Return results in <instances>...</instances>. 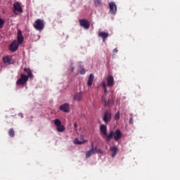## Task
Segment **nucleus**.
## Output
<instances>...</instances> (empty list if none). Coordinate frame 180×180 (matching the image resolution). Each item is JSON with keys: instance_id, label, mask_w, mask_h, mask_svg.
<instances>
[{"instance_id": "cd10ccee", "label": "nucleus", "mask_w": 180, "mask_h": 180, "mask_svg": "<svg viewBox=\"0 0 180 180\" xmlns=\"http://www.w3.org/2000/svg\"><path fill=\"white\" fill-rule=\"evenodd\" d=\"M87 85H88V86H91V75H89V79H88V82H87Z\"/></svg>"}, {"instance_id": "f257e3e1", "label": "nucleus", "mask_w": 180, "mask_h": 180, "mask_svg": "<svg viewBox=\"0 0 180 180\" xmlns=\"http://www.w3.org/2000/svg\"><path fill=\"white\" fill-rule=\"evenodd\" d=\"M24 71L27 72V75L23 73L20 74V78L16 82V84L18 86L25 85L29 81V78H33V74L30 68H25Z\"/></svg>"}, {"instance_id": "473e14b6", "label": "nucleus", "mask_w": 180, "mask_h": 180, "mask_svg": "<svg viewBox=\"0 0 180 180\" xmlns=\"http://www.w3.org/2000/svg\"><path fill=\"white\" fill-rule=\"evenodd\" d=\"M72 72H74V68H71Z\"/></svg>"}, {"instance_id": "6ab92c4d", "label": "nucleus", "mask_w": 180, "mask_h": 180, "mask_svg": "<svg viewBox=\"0 0 180 180\" xmlns=\"http://www.w3.org/2000/svg\"><path fill=\"white\" fill-rule=\"evenodd\" d=\"M110 150H111V152H112V158H114L115 156H116L117 152V146H112V148H110Z\"/></svg>"}, {"instance_id": "c85d7f7f", "label": "nucleus", "mask_w": 180, "mask_h": 180, "mask_svg": "<svg viewBox=\"0 0 180 180\" xmlns=\"http://www.w3.org/2000/svg\"><path fill=\"white\" fill-rule=\"evenodd\" d=\"M129 124H134V118H132V117H131V118L129 119Z\"/></svg>"}, {"instance_id": "bb28decb", "label": "nucleus", "mask_w": 180, "mask_h": 180, "mask_svg": "<svg viewBox=\"0 0 180 180\" xmlns=\"http://www.w3.org/2000/svg\"><path fill=\"white\" fill-rule=\"evenodd\" d=\"M89 157H91V150L86 153V158H89Z\"/></svg>"}, {"instance_id": "1a4fd4ad", "label": "nucleus", "mask_w": 180, "mask_h": 180, "mask_svg": "<svg viewBox=\"0 0 180 180\" xmlns=\"http://www.w3.org/2000/svg\"><path fill=\"white\" fill-rule=\"evenodd\" d=\"M109 8H110V14H116L117 11V8L114 2L109 3Z\"/></svg>"}, {"instance_id": "423d86ee", "label": "nucleus", "mask_w": 180, "mask_h": 180, "mask_svg": "<svg viewBox=\"0 0 180 180\" xmlns=\"http://www.w3.org/2000/svg\"><path fill=\"white\" fill-rule=\"evenodd\" d=\"M112 120V112L110 111H105L103 117V121L105 124H109Z\"/></svg>"}, {"instance_id": "7c9ffc66", "label": "nucleus", "mask_w": 180, "mask_h": 180, "mask_svg": "<svg viewBox=\"0 0 180 180\" xmlns=\"http://www.w3.org/2000/svg\"><path fill=\"white\" fill-rule=\"evenodd\" d=\"M94 75H92V73H91V86H92V83H93V82H94Z\"/></svg>"}, {"instance_id": "9b49d317", "label": "nucleus", "mask_w": 180, "mask_h": 180, "mask_svg": "<svg viewBox=\"0 0 180 180\" xmlns=\"http://www.w3.org/2000/svg\"><path fill=\"white\" fill-rule=\"evenodd\" d=\"M10 51L15 52L19 49V44L18 43V41L15 40L13 41L11 44L10 45Z\"/></svg>"}, {"instance_id": "ddd939ff", "label": "nucleus", "mask_w": 180, "mask_h": 180, "mask_svg": "<svg viewBox=\"0 0 180 180\" xmlns=\"http://www.w3.org/2000/svg\"><path fill=\"white\" fill-rule=\"evenodd\" d=\"M60 110H62V112H65V113H68L70 110V104L68 103H65L60 106Z\"/></svg>"}, {"instance_id": "f8f14e48", "label": "nucleus", "mask_w": 180, "mask_h": 180, "mask_svg": "<svg viewBox=\"0 0 180 180\" xmlns=\"http://www.w3.org/2000/svg\"><path fill=\"white\" fill-rule=\"evenodd\" d=\"M17 40L18 44H22L23 40H25V38L23 37V34H22V31L20 30H18Z\"/></svg>"}, {"instance_id": "2f4dec72", "label": "nucleus", "mask_w": 180, "mask_h": 180, "mask_svg": "<svg viewBox=\"0 0 180 180\" xmlns=\"http://www.w3.org/2000/svg\"><path fill=\"white\" fill-rule=\"evenodd\" d=\"M75 129H77V123L74 124Z\"/></svg>"}, {"instance_id": "39448f33", "label": "nucleus", "mask_w": 180, "mask_h": 180, "mask_svg": "<svg viewBox=\"0 0 180 180\" xmlns=\"http://www.w3.org/2000/svg\"><path fill=\"white\" fill-rule=\"evenodd\" d=\"M33 27H34V29H36V30L41 32V30L44 29V20L41 19H37L34 21Z\"/></svg>"}, {"instance_id": "dca6fc26", "label": "nucleus", "mask_w": 180, "mask_h": 180, "mask_svg": "<svg viewBox=\"0 0 180 180\" xmlns=\"http://www.w3.org/2000/svg\"><path fill=\"white\" fill-rule=\"evenodd\" d=\"M98 37L102 38L103 42H105L106 38H108V37H109V34H108V32H100L98 34Z\"/></svg>"}, {"instance_id": "a878e982", "label": "nucleus", "mask_w": 180, "mask_h": 180, "mask_svg": "<svg viewBox=\"0 0 180 180\" xmlns=\"http://www.w3.org/2000/svg\"><path fill=\"white\" fill-rule=\"evenodd\" d=\"M120 112H117L115 115V119L120 120Z\"/></svg>"}, {"instance_id": "b1692460", "label": "nucleus", "mask_w": 180, "mask_h": 180, "mask_svg": "<svg viewBox=\"0 0 180 180\" xmlns=\"http://www.w3.org/2000/svg\"><path fill=\"white\" fill-rule=\"evenodd\" d=\"M54 124L58 127V126H61V121L58 119H56L54 121Z\"/></svg>"}, {"instance_id": "5701e85b", "label": "nucleus", "mask_w": 180, "mask_h": 180, "mask_svg": "<svg viewBox=\"0 0 180 180\" xmlns=\"http://www.w3.org/2000/svg\"><path fill=\"white\" fill-rule=\"evenodd\" d=\"M75 144H77L79 146H81V144H84V143H85V141H80L79 139H78V138H76L75 139V141H74Z\"/></svg>"}, {"instance_id": "20e7f679", "label": "nucleus", "mask_w": 180, "mask_h": 180, "mask_svg": "<svg viewBox=\"0 0 180 180\" xmlns=\"http://www.w3.org/2000/svg\"><path fill=\"white\" fill-rule=\"evenodd\" d=\"M12 11L14 15H20V13H23V8H22L20 3L18 1L13 4Z\"/></svg>"}, {"instance_id": "aec40b11", "label": "nucleus", "mask_w": 180, "mask_h": 180, "mask_svg": "<svg viewBox=\"0 0 180 180\" xmlns=\"http://www.w3.org/2000/svg\"><path fill=\"white\" fill-rule=\"evenodd\" d=\"M56 130H58V131H59L60 133H63V131L65 130V127H64L63 125H59L56 127Z\"/></svg>"}, {"instance_id": "4468645a", "label": "nucleus", "mask_w": 180, "mask_h": 180, "mask_svg": "<svg viewBox=\"0 0 180 180\" xmlns=\"http://www.w3.org/2000/svg\"><path fill=\"white\" fill-rule=\"evenodd\" d=\"M73 99L76 102H81L82 101V93L78 92L73 96Z\"/></svg>"}, {"instance_id": "412c9836", "label": "nucleus", "mask_w": 180, "mask_h": 180, "mask_svg": "<svg viewBox=\"0 0 180 180\" xmlns=\"http://www.w3.org/2000/svg\"><path fill=\"white\" fill-rule=\"evenodd\" d=\"M94 6H96V7H102L103 3L101 0H94Z\"/></svg>"}, {"instance_id": "f3484780", "label": "nucleus", "mask_w": 180, "mask_h": 180, "mask_svg": "<svg viewBox=\"0 0 180 180\" xmlns=\"http://www.w3.org/2000/svg\"><path fill=\"white\" fill-rule=\"evenodd\" d=\"M77 72H79V74H80V75H85V68H84V66H82V65H79L77 67Z\"/></svg>"}, {"instance_id": "393cba45", "label": "nucleus", "mask_w": 180, "mask_h": 180, "mask_svg": "<svg viewBox=\"0 0 180 180\" xmlns=\"http://www.w3.org/2000/svg\"><path fill=\"white\" fill-rule=\"evenodd\" d=\"M4 25H5V20L0 17V29L4 27Z\"/></svg>"}, {"instance_id": "2eb2a0df", "label": "nucleus", "mask_w": 180, "mask_h": 180, "mask_svg": "<svg viewBox=\"0 0 180 180\" xmlns=\"http://www.w3.org/2000/svg\"><path fill=\"white\" fill-rule=\"evenodd\" d=\"M3 63H4V64H6V65H11V64H12V57H11V56L4 57Z\"/></svg>"}, {"instance_id": "6e6552de", "label": "nucleus", "mask_w": 180, "mask_h": 180, "mask_svg": "<svg viewBox=\"0 0 180 180\" xmlns=\"http://www.w3.org/2000/svg\"><path fill=\"white\" fill-rule=\"evenodd\" d=\"M79 25L82 27H84L86 30L89 29L91 24L85 19L79 20Z\"/></svg>"}, {"instance_id": "c756f323", "label": "nucleus", "mask_w": 180, "mask_h": 180, "mask_svg": "<svg viewBox=\"0 0 180 180\" xmlns=\"http://www.w3.org/2000/svg\"><path fill=\"white\" fill-rule=\"evenodd\" d=\"M112 52L113 53H117L118 52V49L115 48V49H113Z\"/></svg>"}, {"instance_id": "7ed1b4c3", "label": "nucleus", "mask_w": 180, "mask_h": 180, "mask_svg": "<svg viewBox=\"0 0 180 180\" xmlns=\"http://www.w3.org/2000/svg\"><path fill=\"white\" fill-rule=\"evenodd\" d=\"M114 85H115V79L112 75L108 76L107 83H105V82H102V86H103V88L104 89L105 93L108 92L107 86H108L109 87H112Z\"/></svg>"}, {"instance_id": "f03ea898", "label": "nucleus", "mask_w": 180, "mask_h": 180, "mask_svg": "<svg viewBox=\"0 0 180 180\" xmlns=\"http://www.w3.org/2000/svg\"><path fill=\"white\" fill-rule=\"evenodd\" d=\"M100 134L102 136H105L106 142H110L111 139L113 138L114 132L113 131H110L108 135V128L106 125L103 124L100 125Z\"/></svg>"}, {"instance_id": "4be33fe9", "label": "nucleus", "mask_w": 180, "mask_h": 180, "mask_svg": "<svg viewBox=\"0 0 180 180\" xmlns=\"http://www.w3.org/2000/svg\"><path fill=\"white\" fill-rule=\"evenodd\" d=\"M8 136L11 137H15V131L13 130V128H11L8 130Z\"/></svg>"}, {"instance_id": "0eeeda50", "label": "nucleus", "mask_w": 180, "mask_h": 180, "mask_svg": "<svg viewBox=\"0 0 180 180\" xmlns=\"http://www.w3.org/2000/svg\"><path fill=\"white\" fill-rule=\"evenodd\" d=\"M101 102L103 103L104 107H110V105H112L114 103L113 100H107V98H105L104 96L101 98Z\"/></svg>"}, {"instance_id": "a211bd4d", "label": "nucleus", "mask_w": 180, "mask_h": 180, "mask_svg": "<svg viewBox=\"0 0 180 180\" xmlns=\"http://www.w3.org/2000/svg\"><path fill=\"white\" fill-rule=\"evenodd\" d=\"M92 153H103V150L101 149H99L98 146H91V155Z\"/></svg>"}, {"instance_id": "9d476101", "label": "nucleus", "mask_w": 180, "mask_h": 180, "mask_svg": "<svg viewBox=\"0 0 180 180\" xmlns=\"http://www.w3.org/2000/svg\"><path fill=\"white\" fill-rule=\"evenodd\" d=\"M112 132H113L112 138H114L115 141H119V139L122 138V134L120 129H117L115 132L114 131H112Z\"/></svg>"}]
</instances>
